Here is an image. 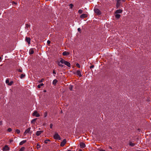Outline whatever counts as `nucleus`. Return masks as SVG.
<instances>
[{
  "instance_id": "28",
  "label": "nucleus",
  "mask_w": 151,
  "mask_h": 151,
  "mask_svg": "<svg viewBox=\"0 0 151 151\" xmlns=\"http://www.w3.org/2000/svg\"><path fill=\"white\" fill-rule=\"evenodd\" d=\"M17 70L19 72H22V69H17Z\"/></svg>"
},
{
  "instance_id": "37",
  "label": "nucleus",
  "mask_w": 151,
  "mask_h": 151,
  "mask_svg": "<svg viewBox=\"0 0 151 151\" xmlns=\"http://www.w3.org/2000/svg\"><path fill=\"white\" fill-rule=\"evenodd\" d=\"M9 80L8 79H7L6 80L5 82L6 83H9Z\"/></svg>"
},
{
  "instance_id": "39",
  "label": "nucleus",
  "mask_w": 151,
  "mask_h": 151,
  "mask_svg": "<svg viewBox=\"0 0 151 151\" xmlns=\"http://www.w3.org/2000/svg\"><path fill=\"white\" fill-rule=\"evenodd\" d=\"M76 66L78 68H80V65L78 63H77L76 64Z\"/></svg>"
},
{
  "instance_id": "3",
  "label": "nucleus",
  "mask_w": 151,
  "mask_h": 151,
  "mask_svg": "<svg viewBox=\"0 0 151 151\" xmlns=\"http://www.w3.org/2000/svg\"><path fill=\"white\" fill-rule=\"evenodd\" d=\"M94 11L96 14L99 15L101 14V12L97 8H94Z\"/></svg>"
},
{
  "instance_id": "40",
  "label": "nucleus",
  "mask_w": 151,
  "mask_h": 151,
  "mask_svg": "<svg viewBox=\"0 0 151 151\" xmlns=\"http://www.w3.org/2000/svg\"><path fill=\"white\" fill-rule=\"evenodd\" d=\"M94 67V66L93 65H91L90 67V68L91 69V68H93Z\"/></svg>"
},
{
  "instance_id": "18",
  "label": "nucleus",
  "mask_w": 151,
  "mask_h": 151,
  "mask_svg": "<svg viewBox=\"0 0 151 151\" xmlns=\"http://www.w3.org/2000/svg\"><path fill=\"white\" fill-rule=\"evenodd\" d=\"M58 82V81L56 79H54L53 82H52V84L54 85H56L57 83Z\"/></svg>"
},
{
  "instance_id": "29",
  "label": "nucleus",
  "mask_w": 151,
  "mask_h": 151,
  "mask_svg": "<svg viewBox=\"0 0 151 151\" xmlns=\"http://www.w3.org/2000/svg\"><path fill=\"white\" fill-rule=\"evenodd\" d=\"M78 12L79 13L81 14L82 13L83 11L82 10L80 9L78 10Z\"/></svg>"
},
{
  "instance_id": "35",
  "label": "nucleus",
  "mask_w": 151,
  "mask_h": 151,
  "mask_svg": "<svg viewBox=\"0 0 151 151\" xmlns=\"http://www.w3.org/2000/svg\"><path fill=\"white\" fill-rule=\"evenodd\" d=\"M7 131L9 132H11L12 131V129L11 128H9L8 129Z\"/></svg>"
},
{
  "instance_id": "34",
  "label": "nucleus",
  "mask_w": 151,
  "mask_h": 151,
  "mask_svg": "<svg viewBox=\"0 0 151 151\" xmlns=\"http://www.w3.org/2000/svg\"><path fill=\"white\" fill-rule=\"evenodd\" d=\"M43 80H44V79L42 78L41 80H39L38 81V82L39 83H41L43 81Z\"/></svg>"
},
{
  "instance_id": "6",
  "label": "nucleus",
  "mask_w": 151,
  "mask_h": 151,
  "mask_svg": "<svg viewBox=\"0 0 151 151\" xmlns=\"http://www.w3.org/2000/svg\"><path fill=\"white\" fill-rule=\"evenodd\" d=\"M80 147L81 148H83L86 146L85 144L84 143L82 142H81L80 143Z\"/></svg>"
},
{
  "instance_id": "38",
  "label": "nucleus",
  "mask_w": 151,
  "mask_h": 151,
  "mask_svg": "<svg viewBox=\"0 0 151 151\" xmlns=\"http://www.w3.org/2000/svg\"><path fill=\"white\" fill-rule=\"evenodd\" d=\"M98 150H99V151H106L105 150H104L103 149H98Z\"/></svg>"
},
{
  "instance_id": "17",
  "label": "nucleus",
  "mask_w": 151,
  "mask_h": 151,
  "mask_svg": "<svg viewBox=\"0 0 151 151\" xmlns=\"http://www.w3.org/2000/svg\"><path fill=\"white\" fill-rule=\"evenodd\" d=\"M27 141L26 140H24L21 142H20L19 143V145H22L23 144H24Z\"/></svg>"
},
{
  "instance_id": "22",
  "label": "nucleus",
  "mask_w": 151,
  "mask_h": 151,
  "mask_svg": "<svg viewBox=\"0 0 151 151\" xmlns=\"http://www.w3.org/2000/svg\"><path fill=\"white\" fill-rule=\"evenodd\" d=\"M120 16H121V15L119 14H116L115 15V17L117 19L119 18L120 17Z\"/></svg>"
},
{
  "instance_id": "51",
  "label": "nucleus",
  "mask_w": 151,
  "mask_h": 151,
  "mask_svg": "<svg viewBox=\"0 0 151 151\" xmlns=\"http://www.w3.org/2000/svg\"><path fill=\"white\" fill-rule=\"evenodd\" d=\"M122 1H123V2H124L125 1V0H122Z\"/></svg>"
},
{
  "instance_id": "13",
  "label": "nucleus",
  "mask_w": 151,
  "mask_h": 151,
  "mask_svg": "<svg viewBox=\"0 0 151 151\" xmlns=\"http://www.w3.org/2000/svg\"><path fill=\"white\" fill-rule=\"evenodd\" d=\"M64 64L68 67H70V63L68 61H65Z\"/></svg>"
},
{
  "instance_id": "32",
  "label": "nucleus",
  "mask_w": 151,
  "mask_h": 151,
  "mask_svg": "<svg viewBox=\"0 0 151 151\" xmlns=\"http://www.w3.org/2000/svg\"><path fill=\"white\" fill-rule=\"evenodd\" d=\"M47 112H45L44 114V117H46L47 116Z\"/></svg>"
},
{
  "instance_id": "36",
  "label": "nucleus",
  "mask_w": 151,
  "mask_h": 151,
  "mask_svg": "<svg viewBox=\"0 0 151 151\" xmlns=\"http://www.w3.org/2000/svg\"><path fill=\"white\" fill-rule=\"evenodd\" d=\"M70 6L71 9H72L73 7V5L72 4H70Z\"/></svg>"
},
{
  "instance_id": "2",
  "label": "nucleus",
  "mask_w": 151,
  "mask_h": 151,
  "mask_svg": "<svg viewBox=\"0 0 151 151\" xmlns=\"http://www.w3.org/2000/svg\"><path fill=\"white\" fill-rule=\"evenodd\" d=\"M31 128L29 127L24 132V134L25 135L26 134L28 133H30V134L32 133V132L30 131Z\"/></svg>"
},
{
  "instance_id": "16",
  "label": "nucleus",
  "mask_w": 151,
  "mask_h": 151,
  "mask_svg": "<svg viewBox=\"0 0 151 151\" xmlns=\"http://www.w3.org/2000/svg\"><path fill=\"white\" fill-rule=\"evenodd\" d=\"M58 65L59 66L61 67H63V65L62 64V63H61L60 61L58 62Z\"/></svg>"
},
{
  "instance_id": "14",
  "label": "nucleus",
  "mask_w": 151,
  "mask_h": 151,
  "mask_svg": "<svg viewBox=\"0 0 151 151\" xmlns=\"http://www.w3.org/2000/svg\"><path fill=\"white\" fill-rule=\"evenodd\" d=\"M122 10L121 9H118V10H116L115 12V13L116 14H118V13H122Z\"/></svg>"
},
{
  "instance_id": "43",
  "label": "nucleus",
  "mask_w": 151,
  "mask_h": 151,
  "mask_svg": "<svg viewBox=\"0 0 151 151\" xmlns=\"http://www.w3.org/2000/svg\"><path fill=\"white\" fill-rule=\"evenodd\" d=\"M78 30L79 32H80L81 31V29L80 28H79L78 29Z\"/></svg>"
},
{
  "instance_id": "30",
  "label": "nucleus",
  "mask_w": 151,
  "mask_h": 151,
  "mask_svg": "<svg viewBox=\"0 0 151 151\" xmlns=\"http://www.w3.org/2000/svg\"><path fill=\"white\" fill-rule=\"evenodd\" d=\"M16 131L17 133V134H19L20 132V131L18 129H17L16 130Z\"/></svg>"
},
{
  "instance_id": "27",
  "label": "nucleus",
  "mask_w": 151,
  "mask_h": 151,
  "mask_svg": "<svg viewBox=\"0 0 151 151\" xmlns=\"http://www.w3.org/2000/svg\"><path fill=\"white\" fill-rule=\"evenodd\" d=\"M25 148L24 147H23L21 148V149L19 150V151H24V150Z\"/></svg>"
},
{
  "instance_id": "9",
  "label": "nucleus",
  "mask_w": 151,
  "mask_h": 151,
  "mask_svg": "<svg viewBox=\"0 0 151 151\" xmlns=\"http://www.w3.org/2000/svg\"><path fill=\"white\" fill-rule=\"evenodd\" d=\"M88 16L86 14H81L80 16V18H84L85 17H87Z\"/></svg>"
},
{
  "instance_id": "33",
  "label": "nucleus",
  "mask_w": 151,
  "mask_h": 151,
  "mask_svg": "<svg viewBox=\"0 0 151 151\" xmlns=\"http://www.w3.org/2000/svg\"><path fill=\"white\" fill-rule=\"evenodd\" d=\"M13 83V82L12 81L10 82L8 84V85L9 86H11Z\"/></svg>"
},
{
  "instance_id": "20",
  "label": "nucleus",
  "mask_w": 151,
  "mask_h": 151,
  "mask_svg": "<svg viewBox=\"0 0 151 151\" xmlns=\"http://www.w3.org/2000/svg\"><path fill=\"white\" fill-rule=\"evenodd\" d=\"M25 76V75L24 74H22L21 75L20 78L21 79H22L24 78Z\"/></svg>"
},
{
  "instance_id": "11",
  "label": "nucleus",
  "mask_w": 151,
  "mask_h": 151,
  "mask_svg": "<svg viewBox=\"0 0 151 151\" xmlns=\"http://www.w3.org/2000/svg\"><path fill=\"white\" fill-rule=\"evenodd\" d=\"M43 132V131H37L36 132V134L37 136H39Z\"/></svg>"
},
{
  "instance_id": "5",
  "label": "nucleus",
  "mask_w": 151,
  "mask_h": 151,
  "mask_svg": "<svg viewBox=\"0 0 151 151\" xmlns=\"http://www.w3.org/2000/svg\"><path fill=\"white\" fill-rule=\"evenodd\" d=\"M66 140L65 139H64L63 140V141H62L60 144V146L62 147H63L64 146L65 144H66Z\"/></svg>"
},
{
  "instance_id": "24",
  "label": "nucleus",
  "mask_w": 151,
  "mask_h": 151,
  "mask_svg": "<svg viewBox=\"0 0 151 151\" xmlns=\"http://www.w3.org/2000/svg\"><path fill=\"white\" fill-rule=\"evenodd\" d=\"M135 145V144L132 143L131 142H129V145L131 146H133Z\"/></svg>"
},
{
  "instance_id": "12",
  "label": "nucleus",
  "mask_w": 151,
  "mask_h": 151,
  "mask_svg": "<svg viewBox=\"0 0 151 151\" xmlns=\"http://www.w3.org/2000/svg\"><path fill=\"white\" fill-rule=\"evenodd\" d=\"M76 74L79 77H81L82 75L81 74V72L80 70H78L76 71Z\"/></svg>"
},
{
  "instance_id": "50",
  "label": "nucleus",
  "mask_w": 151,
  "mask_h": 151,
  "mask_svg": "<svg viewBox=\"0 0 151 151\" xmlns=\"http://www.w3.org/2000/svg\"><path fill=\"white\" fill-rule=\"evenodd\" d=\"M109 149H112V147H110V146L109 147Z\"/></svg>"
},
{
  "instance_id": "10",
  "label": "nucleus",
  "mask_w": 151,
  "mask_h": 151,
  "mask_svg": "<svg viewBox=\"0 0 151 151\" xmlns=\"http://www.w3.org/2000/svg\"><path fill=\"white\" fill-rule=\"evenodd\" d=\"M70 53L69 52H66V51H64L63 52L62 55L64 56L68 55H69Z\"/></svg>"
},
{
  "instance_id": "7",
  "label": "nucleus",
  "mask_w": 151,
  "mask_h": 151,
  "mask_svg": "<svg viewBox=\"0 0 151 151\" xmlns=\"http://www.w3.org/2000/svg\"><path fill=\"white\" fill-rule=\"evenodd\" d=\"M9 150V147L7 145H6L4 146V147L2 148V150L3 151H6L7 150Z\"/></svg>"
},
{
  "instance_id": "19",
  "label": "nucleus",
  "mask_w": 151,
  "mask_h": 151,
  "mask_svg": "<svg viewBox=\"0 0 151 151\" xmlns=\"http://www.w3.org/2000/svg\"><path fill=\"white\" fill-rule=\"evenodd\" d=\"M120 2H116V7L117 8H119V7L120 6Z\"/></svg>"
},
{
  "instance_id": "25",
  "label": "nucleus",
  "mask_w": 151,
  "mask_h": 151,
  "mask_svg": "<svg viewBox=\"0 0 151 151\" xmlns=\"http://www.w3.org/2000/svg\"><path fill=\"white\" fill-rule=\"evenodd\" d=\"M65 61L64 60L62 59L61 60H60V62L62 64H64L65 63Z\"/></svg>"
},
{
  "instance_id": "46",
  "label": "nucleus",
  "mask_w": 151,
  "mask_h": 151,
  "mask_svg": "<svg viewBox=\"0 0 151 151\" xmlns=\"http://www.w3.org/2000/svg\"><path fill=\"white\" fill-rule=\"evenodd\" d=\"M52 73H53L54 74H56V72H55V70H53Z\"/></svg>"
},
{
  "instance_id": "48",
  "label": "nucleus",
  "mask_w": 151,
  "mask_h": 151,
  "mask_svg": "<svg viewBox=\"0 0 151 151\" xmlns=\"http://www.w3.org/2000/svg\"><path fill=\"white\" fill-rule=\"evenodd\" d=\"M117 2H120L121 0H116Z\"/></svg>"
},
{
  "instance_id": "47",
  "label": "nucleus",
  "mask_w": 151,
  "mask_h": 151,
  "mask_svg": "<svg viewBox=\"0 0 151 151\" xmlns=\"http://www.w3.org/2000/svg\"><path fill=\"white\" fill-rule=\"evenodd\" d=\"M37 148H39V147H40V145H38V144H37Z\"/></svg>"
},
{
  "instance_id": "8",
  "label": "nucleus",
  "mask_w": 151,
  "mask_h": 151,
  "mask_svg": "<svg viewBox=\"0 0 151 151\" xmlns=\"http://www.w3.org/2000/svg\"><path fill=\"white\" fill-rule=\"evenodd\" d=\"M25 40L27 42V43H28V44H30L31 39L30 38L26 37Z\"/></svg>"
},
{
  "instance_id": "41",
  "label": "nucleus",
  "mask_w": 151,
  "mask_h": 151,
  "mask_svg": "<svg viewBox=\"0 0 151 151\" xmlns=\"http://www.w3.org/2000/svg\"><path fill=\"white\" fill-rule=\"evenodd\" d=\"M52 126H53V125L52 124H50V128H52Z\"/></svg>"
},
{
  "instance_id": "23",
  "label": "nucleus",
  "mask_w": 151,
  "mask_h": 151,
  "mask_svg": "<svg viewBox=\"0 0 151 151\" xmlns=\"http://www.w3.org/2000/svg\"><path fill=\"white\" fill-rule=\"evenodd\" d=\"M43 85L44 84L43 83H41L37 86V87L38 88H40L41 86H43Z\"/></svg>"
},
{
  "instance_id": "45",
  "label": "nucleus",
  "mask_w": 151,
  "mask_h": 151,
  "mask_svg": "<svg viewBox=\"0 0 151 151\" xmlns=\"http://www.w3.org/2000/svg\"><path fill=\"white\" fill-rule=\"evenodd\" d=\"M47 44H50V41H49V40H48V41H47Z\"/></svg>"
},
{
  "instance_id": "42",
  "label": "nucleus",
  "mask_w": 151,
  "mask_h": 151,
  "mask_svg": "<svg viewBox=\"0 0 151 151\" xmlns=\"http://www.w3.org/2000/svg\"><path fill=\"white\" fill-rule=\"evenodd\" d=\"M12 4H17V3H16L14 1H12Z\"/></svg>"
},
{
  "instance_id": "44",
  "label": "nucleus",
  "mask_w": 151,
  "mask_h": 151,
  "mask_svg": "<svg viewBox=\"0 0 151 151\" xmlns=\"http://www.w3.org/2000/svg\"><path fill=\"white\" fill-rule=\"evenodd\" d=\"M2 121H0V125H1L2 124Z\"/></svg>"
},
{
  "instance_id": "52",
  "label": "nucleus",
  "mask_w": 151,
  "mask_h": 151,
  "mask_svg": "<svg viewBox=\"0 0 151 151\" xmlns=\"http://www.w3.org/2000/svg\"><path fill=\"white\" fill-rule=\"evenodd\" d=\"M79 151H83L82 150H79Z\"/></svg>"
},
{
  "instance_id": "53",
  "label": "nucleus",
  "mask_w": 151,
  "mask_h": 151,
  "mask_svg": "<svg viewBox=\"0 0 151 151\" xmlns=\"http://www.w3.org/2000/svg\"><path fill=\"white\" fill-rule=\"evenodd\" d=\"M68 151H71V150H68Z\"/></svg>"
},
{
  "instance_id": "26",
  "label": "nucleus",
  "mask_w": 151,
  "mask_h": 151,
  "mask_svg": "<svg viewBox=\"0 0 151 151\" xmlns=\"http://www.w3.org/2000/svg\"><path fill=\"white\" fill-rule=\"evenodd\" d=\"M50 140L49 139H46L45 140L44 142L45 144H47L48 143V142H50Z\"/></svg>"
},
{
  "instance_id": "4",
  "label": "nucleus",
  "mask_w": 151,
  "mask_h": 151,
  "mask_svg": "<svg viewBox=\"0 0 151 151\" xmlns=\"http://www.w3.org/2000/svg\"><path fill=\"white\" fill-rule=\"evenodd\" d=\"M32 115L33 116H35L36 117H38L40 116V114L38 113L37 111H34Z\"/></svg>"
},
{
  "instance_id": "49",
  "label": "nucleus",
  "mask_w": 151,
  "mask_h": 151,
  "mask_svg": "<svg viewBox=\"0 0 151 151\" xmlns=\"http://www.w3.org/2000/svg\"><path fill=\"white\" fill-rule=\"evenodd\" d=\"M1 57H0V62L1 61Z\"/></svg>"
},
{
  "instance_id": "31",
  "label": "nucleus",
  "mask_w": 151,
  "mask_h": 151,
  "mask_svg": "<svg viewBox=\"0 0 151 151\" xmlns=\"http://www.w3.org/2000/svg\"><path fill=\"white\" fill-rule=\"evenodd\" d=\"M73 88V86H70L69 89L70 90V91H72Z\"/></svg>"
},
{
  "instance_id": "21",
  "label": "nucleus",
  "mask_w": 151,
  "mask_h": 151,
  "mask_svg": "<svg viewBox=\"0 0 151 151\" xmlns=\"http://www.w3.org/2000/svg\"><path fill=\"white\" fill-rule=\"evenodd\" d=\"M37 119V118H35L32 119L31 121V123L32 124H35V122Z\"/></svg>"
},
{
  "instance_id": "15",
  "label": "nucleus",
  "mask_w": 151,
  "mask_h": 151,
  "mask_svg": "<svg viewBox=\"0 0 151 151\" xmlns=\"http://www.w3.org/2000/svg\"><path fill=\"white\" fill-rule=\"evenodd\" d=\"M34 51L33 48H31L29 51V54L30 55L34 53Z\"/></svg>"
},
{
  "instance_id": "1",
  "label": "nucleus",
  "mask_w": 151,
  "mask_h": 151,
  "mask_svg": "<svg viewBox=\"0 0 151 151\" xmlns=\"http://www.w3.org/2000/svg\"><path fill=\"white\" fill-rule=\"evenodd\" d=\"M53 138L55 139H60V137L58 133H55L53 136Z\"/></svg>"
}]
</instances>
